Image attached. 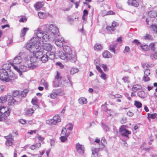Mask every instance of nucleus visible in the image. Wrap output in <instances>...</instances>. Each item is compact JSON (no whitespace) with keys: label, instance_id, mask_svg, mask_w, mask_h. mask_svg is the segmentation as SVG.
I'll use <instances>...</instances> for the list:
<instances>
[{"label":"nucleus","instance_id":"58","mask_svg":"<svg viewBox=\"0 0 157 157\" xmlns=\"http://www.w3.org/2000/svg\"><path fill=\"white\" fill-rule=\"evenodd\" d=\"M27 20V18L25 16H22L19 20V21L20 22H25Z\"/></svg>","mask_w":157,"mask_h":157},{"label":"nucleus","instance_id":"62","mask_svg":"<svg viewBox=\"0 0 157 157\" xmlns=\"http://www.w3.org/2000/svg\"><path fill=\"white\" fill-rule=\"evenodd\" d=\"M31 102L33 105H36L37 100L36 98H33L32 99Z\"/></svg>","mask_w":157,"mask_h":157},{"label":"nucleus","instance_id":"18","mask_svg":"<svg viewBox=\"0 0 157 157\" xmlns=\"http://www.w3.org/2000/svg\"><path fill=\"white\" fill-rule=\"evenodd\" d=\"M44 12H40L38 13V15L40 18H44L49 15L48 13H46L44 10Z\"/></svg>","mask_w":157,"mask_h":157},{"label":"nucleus","instance_id":"9","mask_svg":"<svg viewBox=\"0 0 157 157\" xmlns=\"http://www.w3.org/2000/svg\"><path fill=\"white\" fill-rule=\"evenodd\" d=\"M13 67L19 73L20 75H21L22 72H24L29 70L28 67L25 65H21L18 68L16 66L13 65Z\"/></svg>","mask_w":157,"mask_h":157},{"label":"nucleus","instance_id":"57","mask_svg":"<svg viewBox=\"0 0 157 157\" xmlns=\"http://www.w3.org/2000/svg\"><path fill=\"white\" fill-rule=\"evenodd\" d=\"M17 5L18 4L17 2H13L10 5V9H11L14 8L15 7H16Z\"/></svg>","mask_w":157,"mask_h":157},{"label":"nucleus","instance_id":"52","mask_svg":"<svg viewBox=\"0 0 157 157\" xmlns=\"http://www.w3.org/2000/svg\"><path fill=\"white\" fill-rule=\"evenodd\" d=\"M150 78L148 76V75L146 76L145 75H144V76L143 78V80L144 82H147L150 80Z\"/></svg>","mask_w":157,"mask_h":157},{"label":"nucleus","instance_id":"11","mask_svg":"<svg viewBox=\"0 0 157 157\" xmlns=\"http://www.w3.org/2000/svg\"><path fill=\"white\" fill-rule=\"evenodd\" d=\"M76 148L78 152L81 155H83L84 153V147L83 145L77 143L76 144Z\"/></svg>","mask_w":157,"mask_h":157},{"label":"nucleus","instance_id":"48","mask_svg":"<svg viewBox=\"0 0 157 157\" xmlns=\"http://www.w3.org/2000/svg\"><path fill=\"white\" fill-rule=\"evenodd\" d=\"M130 51V48L128 46H125L124 49L123 50V52L125 54H127Z\"/></svg>","mask_w":157,"mask_h":157},{"label":"nucleus","instance_id":"32","mask_svg":"<svg viewBox=\"0 0 157 157\" xmlns=\"http://www.w3.org/2000/svg\"><path fill=\"white\" fill-rule=\"evenodd\" d=\"M67 130L66 129V128H63L62 129L61 132V136H66L67 135H68V136L70 135L69 132H67Z\"/></svg>","mask_w":157,"mask_h":157},{"label":"nucleus","instance_id":"36","mask_svg":"<svg viewBox=\"0 0 157 157\" xmlns=\"http://www.w3.org/2000/svg\"><path fill=\"white\" fill-rule=\"evenodd\" d=\"M117 45V43L113 44V45H111L110 46L109 49L111 51L113 52L114 54H115V48L116 47Z\"/></svg>","mask_w":157,"mask_h":157},{"label":"nucleus","instance_id":"38","mask_svg":"<svg viewBox=\"0 0 157 157\" xmlns=\"http://www.w3.org/2000/svg\"><path fill=\"white\" fill-rule=\"evenodd\" d=\"M64 128H66V130L71 131L73 128V125L71 123H69L66 125Z\"/></svg>","mask_w":157,"mask_h":157},{"label":"nucleus","instance_id":"37","mask_svg":"<svg viewBox=\"0 0 157 157\" xmlns=\"http://www.w3.org/2000/svg\"><path fill=\"white\" fill-rule=\"evenodd\" d=\"M55 121L56 124L57 123L61 121V119L60 117L58 115H56L54 116L53 117Z\"/></svg>","mask_w":157,"mask_h":157},{"label":"nucleus","instance_id":"53","mask_svg":"<svg viewBox=\"0 0 157 157\" xmlns=\"http://www.w3.org/2000/svg\"><path fill=\"white\" fill-rule=\"evenodd\" d=\"M105 112L106 113L107 115L108 116H110L112 115L113 114V111L110 109H107L105 111Z\"/></svg>","mask_w":157,"mask_h":157},{"label":"nucleus","instance_id":"4","mask_svg":"<svg viewBox=\"0 0 157 157\" xmlns=\"http://www.w3.org/2000/svg\"><path fill=\"white\" fill-rule=\"evenodd\" d=\"M10 112L9 107L0 106V121L5 120L10 115Z\"/></svg>","mask_w":157,"mask_h":157},{"label":"nucleus","instance_id":"13","mask_svg":"<svg viewBox=\"0 0 157 157\" xmlns=\"http://www.w3.org/2000/svg\"><path fill=\"white\" fill-rule=\"evenodd\" d=\"M17 100L16 98H14L13 97L10 95H7L8 104L9 105H12L14 104Z\"/></svg>","mask_w":157,"mask_h":157},{"label":"nucleus","instance_id":"7","mask_svg":"<svg viewBox=\"0 0 157 157\" xmlns=\"http://www.w3.org/2000/svg\"><path fill=\"white\" fill-rule=\"evenodd\" d=\"M119 131L122 136L128 138V135L131 133V131L126 129L124 125H122L120 127Z\"/></svg>","mask_w":157,"mask_h":157},{"label":"nucleus","instance_id":"31","mask_svg":"<svg viewBox=\"0 0 157 157\" xmlns=\"http://www.w3.org/2000/svg\"><path fill=\"white\" fill-rule=\"evenodd\" d=\"M29 29L28 28H24L21 31L20 34V36L23 37L25 35L27 32L29 30Z\"/></svg>","mask_w":157,"mask_h":157},{"label":"nucleus","instance_id":"1","mask_svg":"<svg viewBox=\"0 0 157 157\" xmlns=\"http://www.w3.org/2000/svg\"><path fill=\"white\" fill-rule=\"evenodd\" d=\"M34 33L37 37L31 39L30 42L26 44V47L36 59H40L44 54L40 51L41 44L39 40H42V42L54 41L59 36L60 33L56 25L51 24L44 25L38 28L35 31Z\"/></svg>","mask_w":157,"mask_h":157},{"label":"nucleus","instance_id":"26","mask_svg":"<svg viewBox=\"0 0 157 157\" xmlns=\"http://www.w3.org/2000/svg\"><path fill=\"white\" fill-rule=\"evenodd\" d=\"M46 54H47L48 59H53L55 58V54L53 52H48L46 53Z\"/></svg>","mask_w":157,"mask_h":157},{"label":"nucleus","instance_id":"59","mask_svg":"<svg viewBox=\"0 0 157 157\" xmlns=\"http://www.w3.org/2000/svg\"><path fill=\"white\" fill-rule=\"evenodd\" d=\"M106 29L109 32L114 31L115 30V29L113 28L112 26H107Z\"/></svg>","mask_w":157,"mask_h":157},{"label":"nucleus","instance_id":"22","mask_svg":"<svg viewBox=\"0 0 157 157\" xmlns=\"http://www.w3.org/2000/svg\"><path fill=\"white\" fill-rule=\"evenodd\" d=\"M102 55L105 58H110L112 57L111 54L108 51H105L103 53Z\"/></svg>","mask_w":157,"mask_h":157},{"label":"nucleus","instance_id":"33","mask_svg":"<svg viewBox=\"0 0 157 157\" xmlns=\"http://www.w3.org/2000/svg\"><path fill=\"white\" fill-rule=\"evenodd\" d=\"M94 48L95 50L98 51L102 50V47L101 44H96L94 46Z\"/></svg>","mask_w":157,"mask_h":157},{"label":"nucleus","instance_id":"63","mask_svg":"<svg viewBox=\"0 0 157 157\" xmlns=\"http://www.w3.org/2000/svg\"><path fill=\"white\" fill-rule=\"evenodd\" d=\"M80 2V1H79L78 2H76L74 3H73V4L75 6L76 9L78 8V6H79Z\"/></svg>","mask_w":157,"mask_h":157},{"label":"nucleus","instance_id":"6","mask_svg":"<svg viewBox=\"0 0 157 157\" xmlns=\"http://www.w3.org/2000/svg\"><path fill=\"white\" fill-rule=\"evenodd\" d=\"M24 54L23 53L21 52L19 54L18 56H16L13 60V63L11 64V65H14V64H19L22 62V57L24 56Z\"/></svg>","mask_w":157,"mask_h":157},{"label":"nucleus","instance_id":"56","mask_svg":"<svg viewBox=\"0 0 157 157\" xmlns=\"http://www.w3.org/2000/svg\"><path fill=\"white\" fill-rule=\"evenodd\" d=\"M148 117H150L152 119H154L156 118V113H154L152 114H148Z\"/></svg>","mask_w":157,"mask_h":157},{"label":"nucleus","instance_id":"47","mask_svg":"<svg viewBox=\"0 0 157 157\" xmlns=\"http://www.w3.org/2000/svg\"><path fill=\"white\" fill-rule=\"evenodd\" d=\"M0 100L2 103H5L6 101H7V95L1 97Z\"/></svg>","mask_w":157,"mask_h":157},{"label":"nucleus","instance_id":"8","mask_svg":"<svg viewBox=\"0 0 157 157\" xmlns=\"http://www.w3.org/2000/svg\"><path fill=\"white\" fill-rule=\"evenodd\" d=\"M62 77L59 72H57V75L56 76L53 82V86L54 87H56L59 86L61 84L60 82Z\"/></svg>","mask_w":157,"mask_h":157},{"label":"nucleus","instance_id":"15","mask_svg":"<svg viewBox=\"0 0 157 157\" xmlns=\"http://www.w3.org/2000/svg\"><path fill=\"white\" fill-rule=\"evenodd\" d=\"M63 94V92L61 91L60 92L56 93L55 92H52L48 97H50L52 99H54L56 98L58 95H61Z\"/></svg>","mask_w":157,"mask_h":157},{"label":"nucleus","instance_id":"60","mask_svg":"<svg viewBox=\"0 0 157 157\" xmlns=\"http://www.w3.org/2000/svg\"><path fill=\"white\" fill-rule=\"evenodd\" d=\"M150 72L149 70L146 69L144 71V75H146V76L147 75H149L150 74Z\"/></svg>","mask_w":157,"mask_h":157},{"label":"nucleus","instance_id":"42","mask_svg":"<svg viewBox=\"0 0 157 157\" xmlns=\"http://www.w3.org/2000/svg\"><path fill=\"white\" fill-rule=\"evenodd\" d=\"M19 92L17 90L14 91L13 92L12 94V97L15 98L16 99L17 98V97H19L20 96L19 95Z\"/></svg>","mask_w":157,"mask_h":157},{"label":"nucleus","instance_id":"30","mask_svg":"<svg viewBox=\"0 0 157 157\" xmlns=\"http://www.w3.org/2000/svg\"><path fill=\"white\" fill-rule=\"evenodd\" d=\"M103 13V16H104L106 15H114L115 14V12H113L112 10H109L108 12H107L106 10H102Z\"/></svg>","mask_w":157,"mask_h":157},{"label":"nucleus","instance_id":"43","mask_svg":"<svg viewBox=\"0 0 157 157\" xmlns=\"http://www.w3.org/2000/svg\"><path fill=\"white\" fill-rule=\"evenodd\" d=\"M141 48L144 51H148L149 49V47L147 45H144L140 46Z\"/></svg>","mask_w":157,"mask_h":157},{"label":"nucleus","instance_id":"25","mask_svg":"<svg viewBox=\"0 0 157 157\" xmlns=\"http://www.w3.org/2000/svg\"><path fill=\"white\" fill-rule=\"evenodd\" d=\"M24 54V56L22 57V58L24 59V60L26 62L28 61L30 59L32 58H34V57H32L31 56L29 55V54L28 53H23Z\"/></svg>","mask_w":157,"mask_h":157},{"label":"nucleus","instance_id":"2","mask_svg":"<svg viewBox=\"0 0 157 157\" xmlns=\"http://www.w3.org/2000/svg\"><path fill=\"white\" fill-rule=\"evenodd\" d=\"M59 56L61 59L65 61H71L75 62L77 60L76 55L72 52L71 49L68 46H63V51H59Z\"/></svg>","mask_w":157,"mask_h":157},{"label":"nucleus","instance_id":"24","mask_svg":"<svg viewBox=\"0 0 157 157\" xmlns=\"http://www.w3.org/2000/svg\"><path fill=\"white\" fill-rule=\"evenodd\" d=\"M34 112V109L32 108H29L27 109L25 111V114L27 115L31 116Z\"/></svg>","mask_w":157,"mask_h":157},{"label":"nucleus","instance_id":"10","mask_svg":"<svg viewBox=\"0 0 157 157\" xmlns=\"http://www.w3.org/2000/svg\"><path fill=\"white\" fill-rule=\"evenodd\" d=\"M39 40L41 44V47L44 50L46 51H50L52 49V46L50 44L44 43V42L47 41L42 42V40H40V39Z\"/></svg>","mask_w":157,"mask_h":157},{"label":"nucleus","instance_id":"19","mask_svg":"<svg viewBox=\"0 0 157 157\" xmlns=\"http://www.w3.org/2000/svg\"><path fill=\"white\" fill-rule=\"evenodd\" d=\"M100 148H94L92 150V153L91 157H101L98 156V152L99 151Z\"/></svg>","mask_w":157,"mask_h":157},{"label":"nucleus","instance_id":"23","mask_svg":"<svg viewBox=\"0 0 157 157\" xmlns=\"http://www.w3.org/2000/svg\"><path fill=\"white\" fill-rule=\"evenodd\" d=\"M142 88V86L140 85L136 84L134 85L132 88V90L134 92L137 91L138 90H140Z\"/></svg>","mask_w":157,"mask_h":157},{"label":"nucleus","instance_id":"16","mask_svg":"<svg viewBox=\"0 0 157 157\" xmlns=\"http://www.w3.org/2000/svg\"><path fill=\"white\" fill-rule=\"evenodd\" d=\"M153 22L154 24L151 25L150 27L152 28L154 31L157 33V19H154Z\"/></svg>","mask_w":157,"mask_h":157},{"label":"nucleus","instance_id":"5","mask_svg":"<svg viewBox=\"0 0 157 157\" xmlns=\"http://www.w3.org/2000/svg\"><path fill=\"white\" fill-rule=\"evenodd\" d=\"M27 65L29 70L36 68L38 65L37 59L35 58H31L27 64Z\"/></svg>","mask_w":157,"mask_h":157},{"label":"nucleus","instance_id":"40","mask_svg":"<svg viewBox=\"0 0 157 157\" xmlns=\"http://www.w3.org/2000/svg\"><path fill=\"white\" fill-rule=\"evenodd\" d=\"M46 123L49 125H55L56 124L53 118L46 120Z\"/></svg>","mask_w":157,"mask_h":157},{"label":"nucleus","instance_id":"27","mask_svg":"<svg viewBox=\"0 0 157 157\" xmlns=\"http://www.w3.org/2000/svg\"><path fill=\"white\" fill-rule=\"evenodd\" d=\"M79 103L81 105L85 104L87 103L86 99L84 97H81L78 100Z\"/></svg>","mask_w":157,"mask_h":157},{"label":"nucleus","instance_id":"34","mask_svg":"<svg viewBox=\"0 0 157 157\" xmlns=\"http://www.w3.org/2000/svg\"><path fill=\"white\" fill-rule=\"evenodd\" d=\"M88 15V10H83V14L82 16V19L85 22L87 19V17Z\"/></svg>","mask_w":157,"mask_h":157},{"label":"nucleus","instance_id":"49","mask_svg":"<svg viewBox=\"0 0 157 157\" xmlns=\"http://www.w3.org/2000/svg\"><path fill=\"white\" fill-rule=\"evenodd\" d=\"M86 2L84 3L85 6L86 8L87 9H92L90 5H89L87 2H90L91 0H86Z\"/></svg>","mask_w":157,"mask_h":157},{"label":"nucleus","instance_id":"28","mask_svg":"<svg viewBox=\"0 0 157 157\" xmlns=\"http://www.w3.org/2000/svg\"><path fill=\"white\" fill-rule=\"evenodd\" d=\"M41 144L40 143H36L35 145H33L30 146L29 148L32 150H34L35 149L38 148L39 147H40Z\"/></svg>","mask_w":157,"mask_h":157},{"label":"nucleus","instance_id":"21","mask_svg":"<svg viewBox=\"0 0 157 157\" xmlns=\"http://www.w3.org/2000/svg\"><path fill=\"white\" fill-rule=\"evenodd\" d=\"M147 95L148 94L147 93L143 91H139L138 93V95L141 98H144L146 97Z\"/></svg>","mask_w":157,"mask_h":157},{"label":"nucleus","instance_id":"61","mask_svg":"<svg viewBox=\"0 0 157 157\" xmlns=\"http://www.w3.org/2000/svg\"><path fill=\"white\" fill-rule=\"evenodd\" d=\"M132 6H134L136 7H137L139 6V3L138 2H136L135 0H134L133 1V4H132Z\"/></svg>","mask_w":157,"mask_h":157},{"label":"nucleus","instance_id":"17","mask_svg":"<svg viewBox=\"0 0 157 157\" xmlns=\"http://www.w3.org/2000/svg\"><path fill=\"white\" fill-rule=\"evenodd\" d=\"M44 5L43 2H38L34 5V7L37 10L40 9Z\"/></svg>","mask_w":157,"mask_h":157},{"label":"nucleus","instance_id":"14","mask_svg":"<svg viewBox=\"0 0 157 157\" xmlns=\"http://www.w3.org/2000/svg\"><path fill=\"white\" fill-rule=\"evenodd\" d=\"M64 41V39L62 37L59 38V39H56L55 41L56 44L60 47H62L63 45V42Z\"/></svg>","mask_w":157,"mask_h":157},{"label":"nucleus","instance_id":"20","mask_svg":"<svg viewBox=\"0 0 157 157\" xmlns=\"http://www.w3.org/2000/svg\"><path fill=\"white\" fill-rule=\"evenodd\" d=\"M148 16L151 18H154L157 16V12L155 10H150L148 13Z\"/></svg>","mask_w":157,"mask_h":157},{"label":"nucleus","instance_id":"55","mask_svg":"<svg viewBox=\"0 0 157 157\" xmlns=\"http://www.w3.org/2000/svg\"><path fill=\"white\" fill-rule=\"evenodd\" d=\"M118 25V23L115 21H113L112 23V26L114 28L116 27H117Z\"/></svg>","mask_w":157,"mask_h":157},{"label":"nucleus","instance_id":"39","mask_svg":"<svg viewBox=\"0 0 157 157\" xmlns=\"http://www.w3.org/2000/svg\"><path fill=\"white\" fill-rule=\"evenodd\" d=\"M41 84L44 86L45 89H47L48 88V85L47 82H46L44 79H42L40 81Z\"/></svg>","mask_w":157,"mask_h":157},{"label":"nucleus","instance_id":"44","mask_svg":"<svg viewBox=\"0 0 157 157\" xmlns=\"http://www.w3.org/2000/svg\"><path fill=\"white\" fill-rule=\"evenodd\" d=\"M134 105L138 108H140L142 107V104L140 101H135Z\"/></svg>","mask_w":157,"mask_h":157},{"label":"nucleus","instance_id":"29","mask_svg":"<svg viewBox=\"0 0 157 157\" xmlns=\"http://www.w3.org/2000/svg\"><path fill=\"white\" fill-rule=\"evenodd\" d=\"M48 57L47 54H44V55H42V56H41L40 59L41 61L43 63H45L47 62L48 59Z\"/></svg>","mask_w":157,"mask_h":157},{"label":"nucleus","instance_id":"46","mask_svg":"<svg viewBox=\"0 0 157 157\" xmlns=\"http://www.w3.org/2000/svg\"><path fill=\"white\" fill-rule=\"evenodd\" d=\"M68 137V135H67L66 136H61L59 138V139L61 142H64L66 141L67 140Z\"/></svg>","mask_w":157,"mask_h":157},{"label":"nucleus","instance_id":"51","mask_svg":"<svg viewBox=\"0 0 157 157\" xmlns=\"http://www.w3.org/2000/svg\"><path fill=\"white\" fill-rule=\"evenodd\" d=\"M28 92V90L25 89L21 92V95L22 97H25L26 96V94Z\"/></svg>","mask_w":157,"mask_h":157},{"label":"nucleus","instance_id":"45","mask_svg":"<svg viewBox=\"0 0 157 157\" xmlns=\"http://www.w3.org/2000/svg\"><path fill=\"white\" fill-rule=\"evenodd\" d=\"M79 71V70L77 68L73 67L71 68L70 71L71 74L73 75L74 74L78 72Z\"/></svg>","mask_w":157,"mask_h":157},{"label":"nucleus","instance_id":"12","mask_svg":"<svg viewBox=\"0 0 157 157\" xmlns=\"http://www.w3.org/2000/svg\"><path fill=\"white\" fill-rule=\"evenodd\" d=\"M5 138L7 140L6 142V145L8 146H11L13 141V137L12 135L10 134L8 136H5Z\"/></svg>","mask_w":157,"mask_h":157},{"label":"nucleus","instance_id":"3","mask_svg":"<svg viewBox=\"0 0 157 157\" xmlns=\"http://www.w3.org/2000/svg\"><path fill=\"white\" fill-rule=\"evenodd\" d=\"M17 78L12 72L8 73V71L4 69H0V79L6 82H9Z\"/></svg>","mask_w":157,"mask_h":157},{"label":"nucleus","instance_id":"41","mask_svg":"<svg viewBox=\"0 0 157 157\" xmlns=\"http://www.w3.org/2000/svg\"><path fill=\"white\" fill-rule=\"evenodd\" d=\"M101 144L102 146H101V148L103 149L105 148V145L106 144V140L104 137H102L101 140Z\"/></svg>","mask_w":157,"mask_h":157},{"label":"nucleus","instance_id":"54","mask_svg":"<svg viewBox=\"0 0 157 157\" xmlns=\"http://www.w3.org/2000/svg\"><path fill=\"white\" fill-rule=\"evenodd\" d=\"M155 44L154 43H151L149 44V48L150 47L152 50L154 51L155 49Z\"/></svg>","mask_w":157,"mask_h":157},{"label":"nucleus","instance_id":"35","mask_svg":"<svg viewBox=\"0 0 157 157\" xmlns=\"http://www.w3.org/2000/svg\"><path fill=\"white\" fill-rule=\"evenodd\" d=\"M143 39L145 40H153V38L152 36L149 34H146L143 36Z\"/></svg>","mask_w":157,"mask_h":157},{"label":"nucleus","instance_id":"64","mask_svg":"<svg viewBox=\"0 0 157 157\" xmlns=\"http://www.w3.org/2000/svg\"><path fill=\"white\" fill-rule=\"evenodd\" d=\"M19 121L20 123L22 124H25L26 122V121L25 120L21 119L19 120Z\"/></svg>","mask_w":157,"mask_h":157},{"label":"nucleus","instance_id":"50","mask_svg":"<svg viewBox=\"0 0 157 157\" xmlns=\"http://www.w3.org/2000/svg\"><path fill=\"white\" fill-rule=\"evenodd\" d=\"M100 73H101V75L100 76V77L105 80H106L107 78L106 77V75L103 72V71Z\"/></svg>","mask_w":157,"mask_h":157}]
</instances>
